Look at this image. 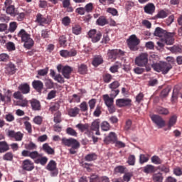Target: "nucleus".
Instances as JSON below:
<instances>
[{"mask_svg":"<svg viewBox=\"0 0 182 182\" xmlns=\"http://www.w3.org/2000/svg\"><path fill=\"white\" fill-rule=\"evenodd\" d=\"M36 144H33V142H30L29 144H27L25 145V149L28 150V151H32V150H36L37 149Z\"/></svg>","mask_w":182,"mask_h":182,"instance_id":"nucleus-50","label":"nucleus"},{"mask_svg":"<svg viewBox=\"0 0 182 182\" xmlns=\"http://www.w3.org/2000/svg\"><path fill=\"white\" fill-rule=\"evenodd\" d=\"M79 112H80V109L77 107L70 108L68 110V115L70 117H76L79 114Z\"/></svg>","mask_w":182,"mask_h":182,"instance_id":"nucleus-28","label":"nucleus"},{"mask_svg":"<svg viewBox=\"0 0 182 182\" xmlns=\"http://www.w3.org/2000/svg\"><path fill=\"white\" fill-rule=\"evenodd\" d=\"M116 105L118 107H126L127 106H132V100L130 99H117L116 100Z\"/></svg>","mask_w":182,"mask_h":182,"instance_id":"nucleus-14","label":"nucleus"},{"mask_svg":"<svg viewBox=\"0 0 182 182\" xmlns=\"http://www.w3.org/2000/svg\"><path fill=\"white\" fill-rule=\"evenodd\" d=\"M22 167L23 170H26V171H32L35 168L33 161L29 159L23 161Z\"/></svg>","mask_w":182,"mask_h":182,"instance_id":"nucleus-15","label":"nucleus"},{"mask_svg":"<svg viewBox=\"0 0 182 182\" xmlns=\"http://www.w3.org/2000/svg\"><path fill=\"white\" fill-rule=\"evenodd\" d=\"M31 103V106L33 110L35 112L41 110L42 109V107L41 105V102L36 99H32L29 101Z\"/></svg>","mask_w":182,"mask_h":182,"instance_id":"nucleus-21","label":"nucleus"},{"mask_svg":"<svg viewBox=\"0 0 182 182\" xmlns=\"http://www.w3.org/2000/svg\"><path fill=\"white\" fill-rule=\"evenodd\" d=\"M168 16V13L164 10H160L156 15L154 16V19H164Z\"/></svg>","mask_w":182,"mask_h":182,"instance_id":"nucleus-26","label":"nucleus"},{"mask_svg":"<svg viewBox=\"0 0 182 182\" xmlns=\"http://www.w3.org/2000/svg\"><path fill=\"white\" fill-rule=\"evenodd\" d=\"M154 35L161 38L162 42H164L166 45H173L174 43V36H176L174 32L170 33L161 28V27H156Z\"/></svg>","mask_w":182,"mask_h":182,"instance_id":"nucleus-1","label":"nucleus"},{"mask_svg":"<svg viewBox=\"0 0 182 182\" xmlns=\"http://www.w3.org/2000/svg\"><path fill=\"white\" fill-rule=\"evenodd\" d=\"M58 41H59L60 46H62L63 48H66V46H68V45L66 44V43L68 42V40H66L65 36H60Z\"/></svg>","mask_w":182,"mask_h":182,"instance_id":"nucleus-45","label":"nucleus"},{"mask_svg":"<svg viewBox=\"0 0 182 182\" xmlns=\"http://www.w3.org/2000/svg\"><path fill=\"white\" fill-rule=\"evenodd\" d=\"M102 38V33L97 32L95 33V36L92 38V41L94 43H96V42H99Z\"/></svg>","mask_w":182,"mask_h":182,"instance_id":"nucleus-59","label":"nucleus"},{"mask_svg":"<svg viewBox=\"0 0 182 182\" xmlns=\"http://www.w3.org/2000/svg\"><path fill=\"white\" fill-rule=\"evenodd\" d=\"M135 65L140 68H145L146 72H150L151 68L149 65V54L147 53H141L135 58Z\"/></svg>","mask_w":182,"mask_h":182,"instance_id":"nucleus-4","label":"nucleus"},{"mask_svg":"<svg viewBox=\"0 0 182 182\" xmlns=\"http://www.w3.org/2000/svg\"><path fill=\"white\" fill-rule=\"evenodd\" d=\"M34 163L36 164H41V166H46V163H48V157L42 156L41 158L38 157L37 159H34Z\"/></svg>","mask_w":182,"mask_h":182,"instance_id":"nucleus-29","label":"nucleus"},{"mask_svg":"<svg viewBox=\"0 0 182 182\" xmlns=\"http://www.w3.org/2000/svg\"><path fill=\"white\" fill-rule=\"evenodd\" d=\"M24 126L26 130H27L28 133L31 134L32 133V124H31V122L28 121L24 122Z\"/></svg>","mask_w":182,"mask_h":182,"instance_id":"nucleus-61","label":"nucleus"},{"mask_svg":"<svg viewBox=\"0 0 182 182\" xmlns=\"http://www.w3.org/2000/svg\"><path fill=\"white\" fill-rule=\"evenodd\" d=\"M96 23L97 25H99V26H105V25H107L109 23V21H107L106 16H101L96 21Z\"/></svg>","mask_w":182,"mask_h":182,"instance_id":"nucleus-25","label":"nucleus"},{"mask_svg":"<svg viewBox=\"0 0 182 182\" xmlns=\"http://www.w3.org/2000/svg\"><path fill=\"white\" fill-rule=\"evenodd\" d=\"M102 114V107L100 105H97L95 110L93 112V115L95 117H99Z\"/></svg>","mask_w":182,"mask_h":182,"instance_id":"nucleus-57","label":"nucleus"},{"mask_svg":"<svg viewBox=\"0 0 182 182\" xmlns=\"http://www.w3.org/2000/svg\"><path fill=\"white\" fill-rule=\"evenodd\" d=\"M107 14H110L112 15V16H117L119 15V12L117 11V9L112 7H109L107 9Z\"/></svg>","mask_w":182,"mask_h":182,"instance_id":"nucleus-54","label":"nucleus"},{"mask_svg":"<svg viewBox=\"0 0 182 182\" xmlns=\"http://www.w3.org/2000/svg\"><path fill=\"white\" fill-rule=\"evenodd\" d=\"M6 12L9 15H11V16H15L16 15V11H15V6H11L10 7L6 8Z\"/></svg>","mask_w":182,"mask_h":182,"instance_id":"nucleus-42","label":"nucleus"},{"mask_svg":"<svg viewBox=\"0 0 182 182\" xmlns=\"http://www.w3.org/2000/svg\"><path fill=\"white\" fill-rule=\"evenodd\" d=\"M56 166H57L56 161H55L54 160H50L46 166V170H48V171H50L51 177H56V176H58L59 173Z\"/></svg>","mask_w":182,"mask_h":182,"instance_id":"nucleus-7","label":"nucleus"},{"mask_svg":"<svg viewBox=\"0 0 182 182\" xmlns=\"http://www.w3.org/2000/svg\"><path fill=\"white\" fill-rule=\"evenodd\" d=\"M81 133H85V134H87L89 137H90L92 134V132H90L89 124H82L80 123L75 126Z\"/></svg>","mask_w":182,"mask_h":182,"instance_id":"nucleus-12","label":"nucleus"},{"mask_svg":"<svg viewBox=\"0 0 182 182\" xmlns=\"http://www.w3.org/2000/svg\"><path fill=\"white\" fill-rule=\"evenodd\" d=\"M176 123H177V116L173 115L169 119V121L168 122V129L171 130V127H173V126H174Z\"/></svg>","mask_w":182,"mask_h":182,"instance_id":"nucleus-36","label":"nucleus"},{"mask_svg":"<svg viewBox=\"0 0 182 182\" xmlns=\"http://www.w3.org/2000/svg\"><path fill=\"white\" fill-rule=\"evenodd\" d=\"M169 92H171V87L168 86L166 88L161 91V97H167V96H168Z\"/></svg>","mask_w":182,"mask_h":182,"instance_id":"nucleus-51","label":"nucleus"},{"mask_svg":"<svg viewBox=\"0 0 182 182\" xmlns=\"http://www.w3.org/2000/svg\"><path fill=\"white\" fill-rule=\"evenodd\" d=\"M85 161H95L97 160V155L95 153L88 154L85 157Z\"/></svg>","mask_w":182,"mask_h":182,"instance_id":"nucleus-35","label":"nucleus"},{"mask_svg":"<svg viewBox=\"0 0 182 182\" xmlns=\"http://www.w3.org/2000/svg\"><path fill=\"white\" fill-rule=\"evenodd\" d=\"M147 161H149V157H147L144 154H140V156H139L140 164H144V163H147Z\"/></svg>","mask_w":182,"mask_h":182,"instance_id":"nucleus-64","label":"nucleus"},{"mask_svg":"<svg viewBox=\"0 0 182 182\" xmlns=\"http://www.w3.org/2000/svg\"><path fill=\"white\" fill-rule=\"evenodd\" d=\"M127 163L129 166H134L136 164V156L134 155H129Z\"/></svg>","mask_w":182,"mask_h":182,"instance_id":"nucleus-56","label":"nucleus"},{"mask_svg":"<svg viewBox=\"0 0 182 182\" xmlns=\"http://www.w3.org/2000/svg\"><path fill=\"white\" fill-rule=\"evenodd\" d=\"M171 53H182V47L179 46H173L172 47L167 48Z\"/></svg>","mask_w":182,"mask_h":182,"instance_id":"nucleus-34","label":"nucleus"},{"mask_svg":"<svg viewBox=\"0 0 182 182\" xmlns=\"http://www.w3.org/2000/svg\"><path fill=\"white\" fill-rule=\"evenodd\" d=\"M61 114L60 112H57L54 115V122L55 123H60L62 122V118L60 117Z\"/></svg>","mask_w":182,"mask_h":182,"instance_id":"nucleus-62","label":"nucleus"},{"mask_svg":"<svg viewBox=\"0 0 182 182\" xmlns=\"http://www.w3.org/2000/svg\"><path fill=\"white\" fill-rule=\"evenodd\" d=\"M35 22L36 23H38L41 26H43V25H48L50 21L49 19H48L47 17H45L43 14L41 13L37 14L36 16V21Z\"/></svg>","mask_w":182,"mask_h":182,"instance_id":"nucleus-13","label":"nucleus"},{"mask_svg":"<svg viewBox=\"0 0 182 182\" xmlns=\"http://www.w3.org/2000/svg\"><path fill=\"white\" fill-rule=\"evenodd\" d=\"M117 141V136H116V133L114 132H110L104 139L105 144H110V143H116Z\"/></svg>","mask_w":182,"mask_h":182,"instance_id":"nucleus-16","label":"nucleus"},{"mask_svg":"<svg viewBox=\"0 0 182 182\" xmlns=\"http://www.w3.org/2000/svg\"><path fill=\"white\" fill-rule=\"evenodd\" d=\"M18 89L21 91L22 95H28V93H31V86H29V84L28 83L21 84Z\"/></svg>","mask_w":182,"mask_h":182,"instance_id":"nucleus-20","label":"nucleus"},{"mask_svg":"<svg viewBox=\"0 0 182 182\" xmlns=\"http://www.w3.org/2000/svg\"><path fill=\"white\" fill-rule=\"evenodd\" d=\"M151 119L152 122L159 127V129H161L166 126V121H164L163 117H160V115L153 114L151 117Z\"/></svg>","mask_w":182,"mask_h":182,"instance_id":"nucleus-9","label":"nucleus"},{"mask_svg":"<svg viewBox=\"0 0 182 182\" xmlns=\"http://www.w3.org/2000/svg\"><path fill=\"white\" fill-rule=\"evenodd\" d=\"M151 68L155 72H158L159 73L161 72L162 75H167L173 69V65L170 63L159 62L153 63Z\"/></svg>","mask_w":182,"mask_h":182,"instance_id":"nucleus-3","label":"nucleus"},{"mask_svg":"<svg viewBox=\"0 0 182 182\" xmlns=\"http://www.w3.org/2000/svg\"><path fill=\"white\" fill-rule=\"evenodd\" d=\"M21 156L23 157H30V159H32V160H35L38 159V157H41V154H39V152L37 151H28L27 150H23L21 152Z\"/></svg>","mask_w":182,"mask_h":182,"instance_id":"nucleus-10","label":"nucleus"},{"mask_svg":"<svg viewBox=\"0 0 182 182\" xmlns=\"http://www.w3.org/2000/svg\"><path fill=\"white\" fill-rule=\"evenodd\" d=\"M163 174L157 173L153 175V180L155 182H163Z\"/></svg>","mask_w":182,"mask_h":182,"instance_id":"nucleus-46","label":"nucleus"},{"mask_svg":"<svg viewBox=\"0 0 182 182\" xmlns=\"http://www.w3.org/2000/svg\"><path fill=\"white\" fill-rule=\"evenodd\" d=\"M53 79L54 80H55V82H58V83H65V78L62 77V75L60 74H57Z\"/></svg>","mask_w":182,"mask_h":182,"instance_id":"nucleus-58","label":"nucleus"},{"mask_svg":"<svg viewBox=\"0 0 182 182\" xmlns=\"http://www.w3.org/2000/svg\"><path fill=\"white\" fill-rule=\"evenodd\" d=\"M123 55H124V52L119 49L108 50L107 51V56L109 59H112V60H116L117 58L123 56Z\"/></svg>","mask_w":182,"mask_h":182,"instance_id":"nucleus-8","label":"nucleus"},{"mask_svg":"<svg viewBox=\"0 0 182 182\" xmlns=\"http://www.w3.org/2000/svg\"><path fill=\"white\" fill-rule=\"evenodd\" d=\"M72 31L74 35H80L82 33V27L80 25H75L73 26Z\"/></svg>","mask_w":182,"mask_h":182,"instance_id":"nucleus-41","label":"nucleus"},{"mask_svg":"<svg viewBox=\"0 0 182 182\" xmlns=\"http://www.w3.org/2000/svg\"><path fill=\"white\" fill-rule=\"evenodd\" d=\"M6 48L9 52H12V50H15L16 49V47H15V43L11 41L6 44Z\"/></svg>","mask_w":182,"mask_h":182,"instance_id":"nucleus-53","label":"nucleus"},{"mask_svg":"<svg viewBox=\"0 0 182 182\" xmlns=\"http://www.w3.org/2000/svg\"><path fill=\"white\" fill-rule=\"evenodd\" d=\"M32 86L36 92L38 93H42V90H43V82L41 80H34L32 82Z\"/></svg>","mask_w":182,"mask_h":182,"instance_id":"nucleus-18","label":"nucleus"},{"mask_svg":"<svg viewBox=\"0 0 182 182\" xmlns=\"http://www.w3.org/2000/svg\"><path fill=\"white\" fill-rule=\"evenodd\" d=\"M67 134L69 136H73V137H77V132L72 127H68L66 129Z\"/></svg>","mask_w":182,"mask_h":182,"instance_id":"nucleus-49","label":"nucleus"},{"mask_svg":"<svg viewBox=\"0 0 182 182\" xmlns=\"http://www.w3.org/2000/svg\"><path fill=\"white\" fill-rule=\"evenodd\" d=\"M45 86L46 87H47V89H53V87H55V83L53 82V81H52V80L48 79L46 80Z\"/></svg>","mask_w":182,"mask_h":182,"instance_id":"nucleus-55","label":"nucleus"},{"mask_svg":"<svg viewBox=\"0 0 182 182\" xmlns=\"http://www.w3.org/2000/svg\"><path fill=\"white\" fill-rule=\"evenodd\" d=\"M132 177H133V173L132 172L125 173L123 176V180L124 181L129 182L130 181Z\"/></svg>","mask_w":182,"mask_h":182,"instance_id":"nucleus-60","label":"nucleus"},{"mask_svg":"<svg viewBox=\"0 0 182 182\" xmlns=\"http://www.w3.org/2000/svg\"><path fill=\"white\" fill-rule=\"evenodd\" d=\"M84 8L87 14H90L93 12V9H95V7L93 6V3L87 4Z\"/></svg>","mask_w":182,"mask_h":182,"instance_id":"nucleus-47","label":"nucleus"},{"mask_svg":"<svg viewBox=\"0 0 182 182\" xmlns=\"http://www.w3.org/2000/svg\"><path fill=\"white\" fill-rule=\"evenodd\" d=\"M29 105V101L26 98H22L16 102V106H20L21 107H28Z\"/></svg>","mask_w":182,"mask_h":182,"instance_id":"nucleus-30","label":"nucleus"},{"mask_svg":"<svg viewBox=\"0 0 182 182\" xmlns=\"http://www.w3.org/2000/svg\"><path fill=\"white\" fill-rule=\"evenodd\" d=\"M102 99L107 107L112 106L113 103H114V98H112V97H110L107 94L102 95Z\"/></svg>","mask_w":182,"mask_h":182,"instance_id":"nucleus-22","label":"nucleus"},{"mask_svg":"<svg viewBox=\"0 0 182 182\" xmlns=\"http://www.w3.org/2000/svg\"><path fill=\"white\" fill-rule=\"evenodd\" d=\"M61 141L62 144H63L64 146H67L68 147H72L69 150L70 154H76V149H79V147H80V144L79 143V141L73 138H63Z\"/></svg>","mask_w":182,"mask_h":182,"instance_id":"nucleus-5","label":"nucleus"},{"mask_svg":"<svg viewBox=\"0 0 182 182\" xmlns=\"http://www.w3.org/2000/svg\"><path fill=\"white\" fill-rule=\"evenodd\" d=\"M16 72V68H15V65L14 64H9L5 68V73L6 75H14Z\"/></svg>","mask_w":182,"mask_h":182,"instance_id":"nucleus-23","label":"nucleus"},{"mask_svg":"<svg viewBox=\"0 0 182 182\" xmlns=\"http://www.w3.org/2000/svg\"><path fill=\"white\" fill-rule=\"evenodd\" d=\"M112 79H113V76L109 73H106L102 75V80L105 83H110L112 82Z\"/></svg>","mask_w":182,"mask_h":182,"instance_id":"nucleus-38","label":"nucleus"},{"mask_svg":"<svg viewBox=\"0 0 182 182\" xmlns=\"http://www.w3.org/2000/svg\"><path fill=\"white\" fill-rule=\"evenodd\" d=\"M103 63V58L102 55H95L92 60V65L95 68H97L100 65H102Z\"/></svg>","mask_w":182,"mask_h":182,"instance_id":"nucleus-24","label":"nucleus"},{"mask_svg":"<svg viewBox=\"0 0 182 182\" xmlns=\"http://www.w3.org/2000/svg\"><path fill=\"white\" fill-rule=\"evenodd\" d=\"M9 150V145L6 141H0V153H5Z\"/></svg>","mask_w":182,"mask_h":182,"instance_id":"nucleus-33","label":"nucleus"},{"mask_svg":"<svg viewBox=\"0 0 182 182\" xmlns=\"http://www.w3.org/2000/svg\"><path fill=\"white\" fill-rule=\"evenodd\" d=\"M18 28V23L15 22V21H12L10 22L9 23V32H10V33H14V32H15V31H16V28Z\"/></svg>","mask_w":182,"mask_h":182,"instance_id":"nucleus-37","label":"nucleus"},{"mask_svg":"<svg viewBox=\"0 0 182 182\" xmlns=\"http://www.w3.org/2000/svg\"><path fill=\"white\" fill-rule=\"evenodd\" d=\"M151 163H153L154 164H161L163 163V160L161 159H160V157H159V156L157 155H154L151 158Z\"/></svg>","mask_w":182,"mask_h":182,"instance_id":"nucleus-40","label":"nucleus"},{"mask_svg":"<svg viewBox=\"0 0 182 182\" xmlns=\"http://www.w3.org/2000/svg\"><path fill=\"white\" fill-rule=\"evenodd\" d=\"M143 171L146 174H151V173L156 171V168L154 166L149 164L144 167Z\"/></svg>","mask_w":182,"mask_h":182,"instance_id":"nucleus-32","label":"nucleus"},{"mask_svg":"<svg viewBox=\"0 0 182 182\" xmlns=\"http://www.w3.org/2000/svg\"><path fill=\"white\" fill-rule=\"evenodd\" d=\"M7 135L11 139H14L16 141H22L23 134L21 132H15L14 130H9Z\"/></svg>","mask_w":182,"mask_h":182,"instance_id":"nucleus-11","label":"nucleus"},{"mask_svg":"<svg viewBox=\"0 0 182 182\" xmlns=\"http://www.w3.org/2000/svg\"><path fill=\"white\" fill-rule=\"evenodd\" d=\"M78 72L80 75H86L87 73V65L81 64L78 68Z\"/></svg>","mask_w":182,"mask_h":182,"instance_id":"nucleus-44","label":"nucleus"},{"mask_svg":"<svg viewBox=\"0 0 182 182\" xmlns=\"http://www.w3.org/2000/svg\"><path fill=\"white\" fill-rule=\"evenodd\" d=\"M17 36L18 38H20L21 42L24 43L23 46L26 49H31L33 45H35V41L31 38V34L28 33L23 28L18 31Z\"/></svg>","mask_w":182,"mask_h":182,"instance_id":"nucleus-2","label":"nucleus"},{"mask_svg":"<svg viewBox=\"0 0 182 182\" xmlns=\"http://www.w3.org/2000/svg\"><path fill=\"white\" fill-rule=\"evenodd\" d=\"M144 11L148 15H153L156 12V6L153 3H148L144 6Z\"/></svg>","mask_w":182,"mask_h":182,"instance_id":"nucleus-17","label":"nucleus"},{"mask_svg":"<svg viewBox=\"0 0 182 182\" xmlns=\"http://www.w3.org/2000/svg\"><path fill=\"white\" fill-rule=\"evenodd\" d=\"M156 111H157V113H159V114H162L164 116H167V114L170 113V112L168 111V109L164 108L163 107H158Z\"/></svg>","mask_w":182,"mask_h":182,"instance_id":"nucleus-39","label":"nucleus"},{"mask_svg":"<svg viewBox=\"0 0 182 182\" xmlns=\"http://www.w3.org/2000/svg\"><path fill=\"white\" fill-rule=\"evenodd\" d=\"M11 94H12V92H11V90H7V92L5 93L4 95L0 93V99L1 102H11Z\"/></svg>","mask_w":182,"mask_h":182,"instance_id":"nucleus-27","label":"nucleus"},{"mask_svg":"<svg viewBox=\"0 0 182 182\" xmlns=\"http://www.w3.org/2000/svg\"><path fill=\"white\" fill-rule=\"evenodd\" d=\"M101 129L103 132H109L110 130V124L106 121L102 122L101 123Z\"/></svg>","mask_w":182,"mask_h":182,"instance_id":"nucleus-48","label":"nucleus"},{"mask_svg":"<svg viewBox=\"0 0 182 182\" xmlns=\"http://www.w3.org/2000/svg\"><path fill=\"white\" fill-rule=\"evenodd\" d=\"M73 71V69L70 66L65 65L63 67L62 75L65 79H70V74Z\"/></svg>","mask_w":182,"mask_h":182,"instance_id":"nucleus-19","label":"nucleus"},{"mask_svg":"<svg viewBox=\"0 0 182 182\" xmlns=\"http://www.w3.org/2000/svg\"><path fill=\"white\" fill-rule=\"evenodd\" d=\"M100 128V121L99 119L95 120L92 124H91V130L95 131V130H99Z\"/></svg>","mask_w":182,"mask_h":182,"instance_id":"nucleus-43","label":"nucleus"},{"mask_svg":"<svg viewBox=\"0 0 182 182\" xmlns=\"http://www.w3.org/2000/svg\"><path fill=\"white\" fill-rule=\"evenodd\" d=\"M140 44V39L137 38L136 35H132L127 40L128 47L131 50L136 52V50H139L138 45Z\"/></svg>","mask_w":182,"mask_h":182,"instance_id":"nucleus-6","label":"nucleus"},{"mask_svg":"<svg viewBox=\"0 0 182 182\" xmlns=\"http://www.w3.org/2000/svg\"><path fill=\"white\" fill-rule=\"evenodd\" d=\"M3 160H6V161H12L14 160V154L11 152L6 153L3 156Z\"/></svg>","mask_w":182,"mask_h":182,"instance_id":"nucleus-52","label":"nucleus"},{"mask_svg":"<svg viewBox=\"0 0 182 182\" xmlns=\"http://www.w3.org/2000/svg\"><path fill=\"white\" fill-rule=\"evenodd\" d=\"M120 86V83L119 81H114L111 84L109 85V87L111 90H117V87Z\"/></svg>","mask_w":182,"mask_h":182,"instance_id":"nucleus-63","label":"nucleus"},{"mask_svg":"<svg viewBox=\"0 0 182 182\" xmlns=\"http://www.w3.org/2000/svg\"><path fill=\"white\" fill-rule=\"evenodd\" d=\"M43 150L47 153V154H55V150L52 149V147H50L48 143L43 145Z\"/></svg>","mask_w":182,"mask_h":182,"instance_id":"nucleus-31","label":"nucleus"}]
</instances>
